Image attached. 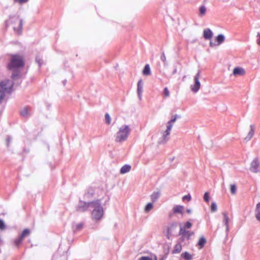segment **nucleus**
Listing matches in <instances>:
<instances>
[{
  "label": "nucleus",
  "instance_id": "nucleus-1",
  "mask_svg": "<svg viewBox=\"0 0 260 260\" xmlns=\"http://www.w3.org/2000/svg\"><path fill=\"white\" fill-rule=\"evenodd\" d=\"M93 210L91 212V217L95 220H100L104 215V209L101 205V201L100 199L92 201Z\"/></svg>",
  "mask_w": 260,
  "mask_h": 260
},
{
  "label": "nucleus",
  "instance_id": "nucleus-2",
  "mask_svg": "<svg viewBox=\"0 0 260 260\" xmlns=\"http://www.w3.org/2000/svg\"><path fill=\"white\" fill-rule=\"evenodd\" d=\"M131 129L127 125H123L119 129L115 136V141L121 143L126 141L131 133Z\"/></svg>",
  "mask_w": 260,
  "mask_h": 260
},
{
  "label": "nucleus",
  "instance_id": "nucleus-3",
  "mask_svg": "<svg viewBox=\"0 0 260 260\" xmlns=\"http://www.w3.org/2000/svg\"><path fill=\"white\" fill-rule=\"evenodd\" d=\"M24 65L22 57L18 54L11 55L10 62L8 64V69L10 70L23 67Z\"/></svg>",
  "mask_w": 260,
  "mask_h": 260
},
{
  "label": "nucleus",
  "instance_id": "nucleus-4",
  "mask_svg": "<svg viewBox=\"0 0 260 260\" xmlns=\"http://www.w3.org/2000/svg\"><path fill=\"white\" fill-rule=\"evenodd\" d=\"M7 26H11L15 31L19 32L22 29V22L17 17L10 18L6 21Z\"/></svg>",
  "mask_w": 260,
  "mask_h": 260
},
{
  "label": "nucleus",
  "instance_id": "nucleus-5",
  "mask_svg": "<svg viewBox=\"0 0 260 260\" xmlns=\"http://www.w3.org/2000/svg\"><path fill=\"white\" fill-rule=\"evenodd\" d=\"M13 83L9 79H6L0 82L1 90L5 92L11 93L13 86Z\"/></svg>",
  "mask_w": 260,
  "mask_h": 260
},
{
  "label": "nucleus",
  "instance_id": "nucleus-6",
  "mask_svg": "<svg viewBox=\"0 0 260 260\" xmlns=\"http://www.w3.org/2000/svg\"><path fill=\"white\" fill-rule=\"evenodd\" d=\"M92 202H85L82 200H79V203L76 207V211L79 212H84L86 211L88 209L92 206Z\"/></svg>",
  "mask_w": 260,
  "mask_h": 260
},
{
  "label": "nucleus",
  "instance_id": "nucleus-7",
  "mask_svg": "<svg viewBox=\"0 0 260 260\" xmlns=\"http://www.w3.org/2000/svg\"><path fill=\"white\" fill-rule=\"evenodd\" d=\"M249 170L251 172L256 173L260 171V164L257 158H255L251 162Z\"/></svg>",
  "mask_w": 260,
  "mask_h": 260
},
{
  "label": "nucleus",
  "instance_id": "nucleus-8",
  "mask_svg": "<svg viewBox=\"0 0 260 260\" xmlns=\"http://www.w3.org/2000/svg\"><path fill=\"white\" fill-rule=\"evenodd\" d=\"M200 73V72L198 71L197 74L195 75L194 77V84L193 85L191 86V90L193 92H198L200 88L201 84L199 80Z\"/></svg>",
  "mask_w": 260,
  "mask_h": 260
},
{
  "label": "nucleus",
  "instance_id": "nucleus-9",
  "mask_svg": "<svg viewBox=\"0 0 260 260\" xmlns=\"http://www.w3.org/2000/svg\"><path fill=\"white\" fill-rule=\"evenodd\" d=\"M224 39L225 37L222 34H219L216 37V39L214 41H210V47H213L216 45H219L221 44L223 42Z\"/></svg>",
  "mask_w": 260,
  "mask_h": 260
},
{
  "label": "nucleus",
  "instance_id": "nucleus-10",
  "mask_svg": "<svg viewBox=\"0 0 260 260\" xmlns=\"http://www.w3.org/2000/svg\"><path fill=\"white\" fill-rule=\"evenodd\" d=\"M177 222H173L168 226L167 230V236L168 239L170 238V236H171L173 233L175 231L177 226Z\"/></svg>",
  "mask_w": 260,
  "mask_h": 260
},
{
  "label": "nucleus",
  "instance_id": "nucleus-11",
  "mask_svg": "<svg viewBox=\"0 0 260 260\" xmlns=\"http://www.w3.org/2000/svg\"><path fill=\"white\" fill-rule=\"evenodd\" d=\"M143 82L142 79H140L137 83V94L140 100L142 99L143 92Z\"/></svg>",
  "mask_w": 260,
  "mask_h": 260
},
{
  "label": "nucleus",
  "instance_id": "nucleus-12",
  "mask_svg": "<svg viewBox=\"0 0 260 260\" xmlns=\"http://www.w3.org/2000/svg\"><path fill=\"white\" fill-rule=\"evenodd\" d=\"M254 125L253 124H251L250 125V130L247 136L245 137V140L246 141H249L253 137L254 133Z\"/></svg>",
  "mask_w": 260,
  "mask_h": 260
},
{
  "label": "nucleus",
  "instance_id": "nucleus-13",
  "mask_svg": "<svg viewBox=\"0 0 260 260\" xmlns=\"http://www.w3.org/2000/svg\"><path fill=\"white\" fill-rule=\"evenodd\" d=\"M244 73H245V71L242 68L236 67L233 70V74L235 76L243 75L244 74Z\"/></svg>",
  "mask_w": 260,
  "mask_h": 260
},
{
  "label": "nucleus",
  "instance_id": "nucleus-14",
  "mask_svg": "<svg viewBox=\"0 0 260 260\" xmlns=\"http://www.w3.org/2000/svg\"><path fill=\"white\" fill-rule=\"evenodd\" d=\"M170 133H169L167 135L166 134V131H165L163 133L161 140H160L159 142V144H165L166 143L169 139V136Z\"/></svg>",
  "mask_w": 260,
  "mask_h": 260
},
{
  "label": "nucleus",
  "instance_id": "nucleus-15",
  "mask_svg": "<svg viewBox=\"0 0 260 260\" xmlns=\"http://www.w3.org/2000/svg\"><path fill=\"white\" fill-rule=\"evenodd\" d=\"M14 70L13 71V72L12 74V75H11V78L13 80H16L18 78H20V76H21L20 72L19 71H18L17 69H14Z\"/></svg>",
  "mask_w": 260,
  "mask_h": 260
},
{
  "label": "nucleus",
  "instance_id": "nucleus-16",
  "mask_svg": "<svg viewBox=\"0 0 260 260\" xmlns=\"http://www.w3.org/2000/svg\"><path fill=\"white\" fill-rule=\"evenodd\" d=\"M182 250V245L180 243H177L172 251L173 254L179 253Z\"/></svg>",
  "mask_w": 260,
  "mask_h": 260
},
{
  "label": "nucleus",
  "instance_id": "nucleus-17",
  "mask_svg": "<svg viewBox=\"0 0 260 260\" xmlns=\"http://www.w3.org/2000/svg\"><path fill=\"white\" fill-rule=\"evenodd\" d=\"M131 169V166L128 165H125L121 167L120 170V173L121 174H125L126 173L128 172Z\"/></svg>",
  "mask_w": 260,
  "mask_h": 260
},
{
  "label": "nucleus",
  "instance_id": "nucleus-18",
  "mask_svg": "<svg viewBox=\"0 0 260 260\" xmlns=\"http://www.w3.org/2000/svg\"><path fill=\"white\" fill-rule=\"evenodd\" d=\"M160 193L159 191H155L151 195V199L152 202H155L160 197Z\"/></svg>",
  "mask_w": 260,
  "mask_h": 260
},
{
  "label": "nucleus",
  "instance_id": "nucleus-19",
  "mask_svg": "<svg viewBox=\"0 0 260 260\" xmlns=\"http://www.w3.org/2000/svg\"><path fill=\"white\" fill-rule=\"evenodd\" d=\"M183 209V206L180 205H176L173 208V212L175 214L177 213H182V210Z\"/></svg>",
  "mask_w": 260,
  "mask_h": 260
},
{
  "label": "nucleus",
  "instance_id": "nucleus-20",
  "mask_svg": "<svg viewBox=\"0 0 260 260\" xmlns=\"http://www.w3.org/2000/svg\"><path fill=\"white\" fill-rule=\"evenodd\" d=\"M223 216H224L223 223H224V225L226 226V233H228V232L229 231V217H228V215L225 213H224L223 214Z\"/></svg>",
  "mask_w": 260,
  "mask_h": 260
},
{
  "label": "nucleus",
  "instance_id": "nucleus-21",
  "mask_svg": "<svg viewBox=\"0 0 260 260\" xmlns=\"http://www.w3.org/2000/svg\"><path fill=\"white\" fill-rule=\"evenodd\" d=\"M181 256L185 260H191L192 259V256L187 251L182 253Z\"/></svg>",
  "mask_w": 260,
  "mask_h": 260
},
{
  "label": "nucleus",
  "instance_id": "nucleus-22",
  "mask_svg": "<svg viewBox=\"0 0 260 260\" xmlns=\"http://www.w3.org/2000/svg\"><path fill=\"white\" fill-rule=\"evenodd\" d=\"M143 75H146V76L150 75V74H151L150 68L149 65L148 64H146L145 66L144 69L143 70Z\"/></svg>",
  "mask_w": 260,
  "mask_h": 260
},
{
  "label": "nucleus",
  "instance_id": "nucleus-23",
  "mask_svg": "<svg viewBox=\"0 0 260 260\" xmlns=\"http://www.w3.org/2000/svg\"><path fill=\"white\" fill-rule=\"evenodd\" d=\"M206 243V240L204 237H202L199 240L198 245L200 247V248H202Z\"/></svg>",
  "mask_w": 260,
  "mask_h": 260
},
{
  "label": "nucleus",
  "instance_id": "nucleus-24",
  "mask_svg": "<svg viewBox=\"0 0 260 260\" xmlns=\"http://www.w3.org/2000/svg\"><path fill=\"white\" fill-rule=\"evenodd\" d=\"M30 232V231L29 229H25L22 231V232L20 236L21 237V238L24 239L25 237H26L29 235Z\"/></svg>",
  "mask_w": 260,
  "mask_h": 260
},
{
  "label": "nucleus",
  "instance_id": "nucleus-25",
  "mask_svg": "<svg viewBox=\"0 0 260 260\" xmlns=\"http://www.w3.org/2000/svg\"><path fill=\"white\" fill-rule=\"evenodd\" d=\"M24 239L21 238V237L19 236L17 239H15L14 241V244L15 245L18 247L20 244L22 243L23 240Z\"/></svg>",
  "mask_w": 260,
  "mask_h": 260
},
{
  "label": "nucleus",
  "instance_id": "nucleus-26",
  "mask_svg": "<svg viewBox=\"0 0 260 260\" xmlns=\"http://www.w3.org/2000/svg\"><path fill=\"white\" fill-rule=\"evenodd\" d=\"M187 233H189V231H186V229H185V228H183L182 226L180 227V231H179V235H185V236H186Z\"/></svg>",
  "mask_w": 260,
  "mask_h": 260
},
{
  "label": "nucleus",
  "instance_id": "nucleus-27",
  "mask_svg": "<svg viewBox=\"0 0 260 260\" xmlns=\"http://www.w3.org/2000/svg\"><path fill=\"white\" fill-rule=\"evenodd\" d=\"M28 109L27 107L24 108L20 111V115L23 117H26L28 116Z\"/></svg>",
  "mask_w": 260,
  "mask_h": 260
},
{
  "label": "nucleus",
  "instance_id": "nucleus-28",
  "mask_svg": "<svg viewBox=\"0 0 260 260\" xmlns=\"http://www.w3.org/2000/svg\"><path fill=\"white\" fill-rule=\"evenodd\" d=\"M153 208V204L152 203H148L145 207V211L146 212H149Z\"/></svg>",
  "mask_w": 260,
  "mask_h": 260
},
{
  "label": "nucleus",
  "instance_id": "nucleus-29",
  "mask_svg": "<svg viewBox=\"0 0 260 260\" xmlns=\"http://www.w3.org/2000/svg\"><path fill=\"white\" fill-rule=\"evenodd\" d=\"M230 191L232 194H235L237 191V187L235 184H231L230 186Z\"/></svg>",
  "mask_w": 260,
  "mask_h": 260
},
{
  "label": "nucleus",
  "instance_id": "nucleus-30",
  "mask_svg": "<svg viewBox=\"0 0 260 260\" xmlns=\"http://www.w3.org/2000/svg\"><path fill=\"white\" fill-rule=\"evenodd\" d=\"M211 211L212 212H215L217 210V205L215 202H212L211 205Z\"/></svg>",
  "mask_w": 260,
  "mask_h": 260
},
{
  "label": "nucleus",
  "instance_id": "nucleus-31",
  "mask_svg": "<svg viewBox=\"0 0 260 260\" xmlns=\"http://www.w3.org/2000/svg\"><path fill=\"white\" fill-rule=\"evenodd\" d=\"M105 122L107 124H110L111 123V117H110V115L108 113L105 114Z\"/></svg>",
  "mask_w": 260,
  "mask_h": 260
},
{
  "label": "nucleus",
  "instance_id": "nucleus-32",
  "mask_svg": "<svg viewBox=\"0 0 260 260\" xmlns=\"http://www.w3.org/2000/svg\"><path fill=\"white\" fill-rule=\"evenodd\" d=\"M83 226L82 223H79L76 225L75 229H74V232H76L80 231Z\"/></svg>",
  "mask_w": 260,
  "mask_h": 260
},
{
  "label": "nucleus",
  "instance_id": "nucleus-33",
  "mask_svg": "<svg viewBox=\"0 0 260 260\" xmlns=\"http://www.w3.org/2000/svg\"><path fill=\"white\" fill-rule=\"evenodd\" d=\"M206 11V8L205 6H202L200 8V15L203 16L205 14Z\"/></svg>",
  "mask_w": 260,
  "mask_h": 260
},
{
  "label": "nucleus",
  "instance_id": "nucleus-34",
  "mask_svg": "<svg viewBox=\"0 0 260 260\" xmlns=\"http://www.w3.org/2000/svg\"><path fill=\"white\" fill-rule=\"evenodd\" d=\"M36 61L38 63L39 67H41L43 63V60L39 56L36 57Z\"/></svg>",
  "mask_w": 260,
  "mask_h": 260
},
{
  "label": "nucleus",
  "instance_id": "nucleus-35",
  "mask_svg": "<svg viewBox=\"0 0 260 260\" xmlns=\"http://www.w3.org/2000/svg\"><path fill=\"white\" fill-rule=\"evenodd\" d=\"M5 96V92L0 89V103H1Z\"/></svg>",
  "mask_w": 260,
  "mask_h": 260
},
{
  "label": "nucleus",
  "instance_id": "nucleus-36",
  "mask_svg": "<svg viewBox=\"0 0 260 260\" xmlns=\"http://www.w3.org/2000/svg\"><path fill=\"white\" fill-rule=\"evenodd\" d=\"M172 126H173V124H171V123H167V129L165 131H166V134L167 135L170 133V131L172 128Z\"/></svg>",
  "mask_w": 260,
  "mask_h": 260
},
{
  "label": "nucleus",
  "instance_id": "nucleus-37",
  "mask_svg": "<svg viewBox=\"0 0 260 260\" xmlns=\"http://www.w3.org/2000/svg\"><path fill=\"white\" fill-rule=\"evenodd\" d=\"M203 37L206 40H210L212 38L213 34H203Z\"/></svg>",
  "mask_w": 260,
  "mask_h": 260
},
{
  "label": "nucleus",
  "instance_id": "nucleus-38",
  "mask_svg": "<svg viewBox=\"0 0 260 260\" xmlns=\"http://www.w3.org/2000/svg\"><path fill=\"white\" fill-rule=\"evenodd\" d=\"M163 94L165 97H169L170 96V91L167 87L164 88Z\"/></svg>",
  "mask_w": 260,
  "mask_h": 260
},
{
  "label": "nucleus",
  "instance_id": "nucleus-39",
  "mask_svg": "<svg viewBox=\"0 0 260 260\" xmlns=\"http://www.w3.org/2000/svg\"><path fill=\"white\" fill-rule=\"evenodd\" d=\"M178 117H180V116H178V115L176 114L175 115L174 117V118H172L170 120H169L168 122L173 124V123H174L176 121V119L177 118H178Z\"/></svg>",
  "mask_w": 260,
  "mask_h": 260
},
{
  "label": "nucleus",
  "instance_id": "nucleus-40",
  "mask_svg": "<svg viewBox=\"0 0 260 260\" xmlns=\"http://www.w3.org/2000/svg\"><path fill=\"white\" fill-rule=\"evenodd\" d=\"M204 201L208 203L209 201V194L208 192H206L204 195Z\"/></svg>",
  "mask_w": 260,
  "mask_h": 260
},
{
  "label": "nucleus",
  "instance_id": "nucleus-41",
  "mask_svg": "<svg viewBox=\"0 0 260 260\" xmlns=\"http://www.w3.org/2000/svg\"><path fill=\"white\" fill-rule=\"evenodd\" d=\"M191 226H192V223L189 221H187L184 224V225L182 227L185 228V229H190Z\"/></svg>",
  "mask_w": 260,
  "mask_h": 260
},
{
  "label": "nucleus",
  "instance_id": "nucleus-42",
  "mask_svg": "<svg viewBox=\"0 0 260 260\" xmlns=\"http://www.w3.org/2000/svg\"><path fill=\"white\" fill-rule=\"evenodd\" d=\"M182 200L183 201H185L186 200L187 201H190L191 200V196L190 195V194H188L187 195L183 196L182 198Z\"/></svg>",
  "mask_w": 260,
  "mask_h": 260
},
{
  "label": "nucleus",
  "instance_id": "nucleus-43",
  "mask_svg": "<svg viewBox=\"0 0 260 260\" xmlns=\"http://www.w3.org/2000/svg\"><path fill=\"white\" fill-rule=\"evenodd\" d=\"M6 227V225L5 224L4 221L0 219V229L1 230H4Z\"/></svg>",
  "mask_w": 260,
  "mask_h": 260
},
{
  "label": "nucleus",
  "instance_id": "nucleus-44",
  "mask_svg": "<svg viewBox=\"0 0 260 260\" xmlns=\"http://www.w3.org/2000/svg\"><path fill=\"white\" fill-rule=\"evenodd\" d=\"M11 141H12V137L10 136H8L6 138L7 147L9 146L10 143L11 142Z\"/></svg>",
  "mask_w": 260,
  "mask_h": 260
},
{
  "label": "nucleus",
  "instance_id": "nucleus-45",
  "mask_svg": "<svg viewBox=\"0 0 260 260\" xmlns=\"http://www.w3.org/2000/svg\"><path fill=\"white\" fill-rule=\"evenodd\" d=\"M255 217L256 219L260 221V211H255Z\"/></svg>",
  "mask_w": 260,
  "mask_h": 260
},
{
  "label": "nucleus",
  "instance_id": "nucleus-46",
  "mask_svg": "<svg viewBox=\"0 0 260 260\" xmlns=\"http://www.w3.org/2000/svg\"><path fill=\"white\" fill-rule=\"evenodd\" d=\"M193 234V232L189 231V233H187L186 235V240H189L190 237Z\"/></svg>",
  "mask_w": 260,
  "mask_h": 260
},
{
  "label": "nucleus",
  "instance_id": "nucleus-47",
  "mask_svg": "<svg viewBox=\"0 0 260 260\" xmlns=\"http://www.w3.org/2000/svg\"><path fill=\"white\" fill-rule=\"evenodd\" d=\"M139 260H152V258H151V257H149L148 256H142L141 257Z\"/></svg>",
  "mask_w": 260,
  "mask_h": 260
},
{
  "label": "nucleus",
  "instance_id": "nucleus-48",
  "mask_svg": "<svg viewBox=\"0 0 260 260\" xmlns=\"http://www.w3.org/2000/svg\"><path fill=\"white\" fill-rule=\"evenodd\" d=\"M14 2H17L20 4L27 2L28 0H14Z\"/></svg>",
  "mask_w": 260,
  "mask_h": 260
},
{
  "label": "nucleus",
  "instance_id": "nucleus-49",
  "mask_svg": "<svg viewBox=\"0 0 260 260\" xmlns=\"http://www.w3.org/2000/svg\"><path fill=\"white\" fill-rule=\"evenodd\" d=\"M160 59L163 62H165L166 60V57L165 55V53L163 52L160 56Z\"/></svg>",
  "mask_w": 260,
  "mask_h": 260
},
{
  "label": "nucleus",
  "instance_id": "nucleus-50",
  "mask_svg": "<svg viewBox=\"0 0 260 260\" xmlns=\"http://www.w3.org/2000/svg\"><path fill=\"white\" fill-rule=\"evenodd\" d=\"M256 42L257 44L260 46V34H257Z\"/></svg>",
  "mask_w": 260,
  "mask_h": 260
},
{
  "label": "nucleus",
  "instance_id": "nucleus-51",
  "mask_svg": "<svg viewBox=\"0 0 260 260\" xmlns=\"http://www.w3.org/2000/svg\"><path fill=\"white\" fill-rule=\"evenodd\" d=\"M181 237L179 239V240L181 242H183L185 239H186V236L185 235H181Z\"/></svg>",
  "mask_w": 260,
  "mask_h": 260
},
{
  "label": "nucleus",
  "instance_id": "nucleus-52",
  "mask_svg": "<svg viewBox=\"0 0 260 260\" xmlns=\"http://www.w3.org/2000/svg\"><path fill=\"white\" fill-rule=\"evenodd\" d=\"M260 211V202L257 204L255 211Z\"/></svg>",
  "mask_w": 260,
  "mask_h": 260
},
{
  "label": "nucleus",
  "instance_id": "nucleus-53",
  "mask_svg": "<svg viewBox=\"0 0 260 260\" xmlns=\"http://www.w3.org/2000/svg\"><path fill=\"white\" fill-rule=\"evenodd\" d=\"M203 32H212V31L209 28H206L204 30Z\"/></svg>",
  "mask_w": 260,
  "mask_h": 260
},
{
  "label": "nucleus",
  "instance_id": "nucleus-54",
  "mask_svg": "<svg viewBox=\"0 0 260 260\" xmlns=\"http://www.w3.org/2000/svg\"><path fill=\"white\" fill-rule=\"evenodd\" d=\"M152 260H157V257L155 254L152 255Z\"/></svg>",
  "mask_w": 260,
  "mask_h": 260
},
{
  "label": "nucleus",
  "instance_id": "nucleus-55",
  "mask_svg": "<svg viewBox=\"0 0 260 260\" xmlns=\"http://www.w3.org/2000/svg\"><path fill=\"white\" fill-rule=\"evenodd\" d=\"M177 73V68H175L174 70L172 72V75H174L175 74H176Z\"/></svg>",
  "mask_w": 260,
  "mask_h": 260
},
{
  "label": "nucleus",
  "instance_id": "nucleus-56",
  "mask_svg": "<svg viewBox=\"0 0 260 260\" xmlns=\"http://www.w3.org/2000/svg\"><path fill=\"white\" fill-rule=\"evenodd\" d=\"M67 82V80H64L62 81V84H63V86L66 85Z\"/></svg>",
  "mask_w": 260,
  "mask_h": 260
},
{
  "label": "nucleus",
  "instance_id": "nucleus-57",
  "mask_svg": "<svg viewBox=\"0 0 260 260\" xmlns=\"http://www.w3.org/2000/svg\"><path fill=\"white\" fill-rule=\"evenodd\" d=\"M186 212H187V213H188V214H190V213H191V210L190 209H187L186 210Z\"/></svg>",
  "mask_w": 260,
  "mask_h": 260
},
{
  "label": "nucleus",
  "instance_id": "nucleus-58",
  "mask_svg": "<svg viewBox=\"0 0 260 260\" xmlns=\"http://www.w3.org/2000/svg\"><path fill=\"white\" fill-rule=\"evenodd\" d=\"M160 260H164V259H163V258H161Z\"/></svg>",
  "mask_w": 260,
  "mask_h": 260
}]
</instances>
